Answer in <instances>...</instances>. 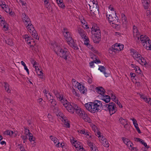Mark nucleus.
Instances as JSON below:
<instances>
[{
	"mask_svg": "<svg viewBox=\"0 0 151 151\" xmlns=\"http://www.w3.org/2000/svg\"><path fill=\"white\" fill-rule=\"evenodd\" d=\"M102 106L101 101L96 100L93 102L86 104V108L91 113H94L101 111Z\"/></svg>",
	"mask_w": 151,
	"mask_h": 151,
	"instance_id": "obj_1",
	"label": "nucleus"
},
{
	"mask_svg": "<svg viewBox=\"0 0 151 151\" xmlns=\"http://www.w3.org/2000/svg\"><path fill=\"white\" fill-rule=\"evenodd\" d=\"M68 106L65 108L69 112L71 113H73L74 111H75L81 117H82L84 120L85 119V118L84 117L85 116V112L83 110H82L79 107L75 104H72V105L70 103Z\"/></svg>",
	"mask_w": 151,
	"mask_h": 151,
	"instance_id": "obj_2",
	"label": "nucleus"
},
{
	"mask_svg": "<svg viewBox=\"0 0 151 151\" xmlns=\"http://www.w3.org/2000/svg\"><path fill=\"white\" fill-rule=\"evenodd\" d=\"M92 38L94 42L99 43L101 40V33L99 28L96 24H94L91 28Z\"/></svg>",
	"mask_w": 151,
	"mask_h": 151,
	"instance_id": "obj_3",
	"label": "nucleus"
},
{
	"mask_svg": "<svg viewBox=\"0 0 151 151\" xmlns=\"http://www.w3.org/2000/svg\"><path fill=\"white\" fill-rule=\"evenodd\" d=\"M139 40L141 41L142 45L146 49L149 50L150 49L151 40H150L149 38L147 36L144 35H140L139 41Z\"/></svg>",
	"mask_w": 151,
	"mask_h": 151,
	"instance_id": "obj_4",
	"label": "nucleus"
},
{
	"mask_svg": "<svg viewBox=\"0 0 151 151\" xmlns=\"http://www.w3.org/2000/svg\"><path fill=\"white\" fill-rule=\"evenodd\" d=\"M64 36L66 39L68 44L69 45L75 50L78 49L77 45L75 43L69 32L67 34H65Z\"/></svg>",
	"mask_w": 151,
	"mask_h": 151,
	"instance_id": "obj_5",
	"label": "nucleus"
},
{
	"mask_svg": "<svg viewBox=\"0 0 151 151\" xmlns=\"http://www.w3.org/2000/svg\"><path fill=\"white\" fill-rule=\"evenodd\" d=\"M106 17H108V21L111 24H112L115 25V27H116L120 24L119 20L115 16L113 17L111 14H106Z\"/></svg>",
	"mask_w": 151,
	"mask_h": 151,
	"instance_id": "obj_6",
	"label": "nucleus"
},
{
	"mask_svg": "<svg viewBox=\"0 0 151 151\" xmlns=\"http://www.w3.org/2000/svg\"><path fill=\"white\" fill-rule=\"evenodd\" d=\"M86 6L88 9V10L89 8L90 11L93 14H95V12H98L99 6L97 3H95L93 2V1H90V4L88 3V6L86 4Z\"/></svg>",
	"mask_w": 151,
	"mask_h": 151,
	"instance_id": "obj_7",
	"label": "nucleus"
},
{
	"mask_svg": "<svg viewBox=\"0 0 151 151\" xmlns=\"http://www.w3.org/2000/svg\"><path fill=\"white\" fill-rule=\"evenodd\" d=\"M105 110L109 111L110 115H111L116 112L117 109L115 103L114 102H111L109 103V105L106 108V109H105Z\"/></svg>",
	"mask_w": 151,
	"mask_h": 151,
	"instance_id": "obj_8",
	"label": "nucleus"
},
{
	"mask_svg": "<svg viewBox=\"0 0 151 151\" xmlns=\"http://www.w3.org/2000/svg\"><path fill=\"white\" fill-rule=\"evenodd\" d=\"M86 137L87 138V144L90 147V149L96 146L95 144L92 142V136L90 133L88 132H86Z\"/></svg>",
	"mask_w": 151,
	"mask_h": 151,
	"instance_id": "obj_9",
	"label": "nucleus"
},
{
	"mask_svg": "<svg viewBox=\"0 0 151 151\" xmlns=\"http://www.w3.org/2000/svg\"><path fill=\"white\" fill-rule=\"evenodd\" d=\"M59 55L60 57L65 59L67 60L68 59V58H69V52L68 50L66 48H65L63 49H62V50L59 52Z\"/></svg>",
	"mask_w": 151,
	"mask_h": 151,
	"instance_id": "obj_10",
	"label": "nucleus"
},
{
	"mask_svg": "<svg viewBox=\"0 0 151 151\" xmlns=\"http://www.w3.org/2000/svg\"><path fill=\"white\" fill-rule=\"evenodd\" d=\"M133 29L134 38L135 40L137 41L139 40V37L140 34L136 26H134Z\"/></svg>",
	"mask_w": 151,
	"mask_h": 151,
	"instance_id": "obj_11",
	"label": "nucleus"
},
{
	"mask_svg": "<svg viewBox=\"0 0 151 151\" xmlns=\"http://www.w3.org/2000/svg\"><path fill=\"white\" fill-rule=\"evenodd\" d=\"M71 142L73 144V145L76 148H78L79 151H82L84 149L81 146L80 142L77 141H74L72 140Z\"/></svg>",
	"mask_w": 151,
	"mask_h": 151,
	"instance_id": "obj_12",
	"label": "nucleus"
},
{
	"mask_svg": "<svg viewBox=\"0 0 151 151\" xmlns=\"http://www.w3.org/2000/svg\"><path fill=\"white\" fill-rule=\"evenodd\" d=\"M22 19L23 22L26 25L27 24V23H31V21L30 19L28 17L27 15L25 13H23L22 14Z\"/></svg>",
	"mask_w": 151,
	"mask_h": 151,
	"instance_id": "obj_13",
	"label": "nucleus"
},
{
	"mask_svg": "<svg viewBox=\"0 0 151 151\" xmlns=\"http://www.w3.org/2000/svg\"><path fill=\"white\" fill-rule=\"evenodd\" d=\"M78 33L81 36L82 41L84 42L85 45V32L84 30L81 28H78Z\"/></svg>",
	"mask_w": 151,
	"mask_h": 151,
	"instance_id": "obj_14",
	"label": "nucleus"
},
{
	"mask_svg": "<svg viewBox=\"0 0 151 151\" xmlns=\"http://www.w3.org/2000/svg\"><path fill=\"white\" fill-rule=\"evenodd\" d=\"M117 43H116L112 45L111 47L109 48V51L114 52L115 53H118L119 51L118 46Z\"/></svg>",
	"mask_w": 151,
	"mask_h": 151,
	"instance_id": "obj_15",
	"label": "nucleus"
},
{
	"mask_svg": "<svg viewBox=\"0 0 151 151\" xmlns=\"http://www.w3.org/2000/svg\"><path fill=\"white\" fill-rule=\"evenodd\" d=\"M122 21V23L123 26L124 27H126L127 24V18L125 14H121Z\"/></svg>",
	"mask_w": 151,
	"mask_h": 151,
	"instance_id": "obj_16",
	"label": "nucleus"
},
{
	"mask_svg": "<svg viewBox=\"0 0 151 151\" xmlns=\"http://www.w3.org/2000/svg\"><path fill=\"white\" fill-rule=\"evenodd\" d=\"M60 100V101L61 103L65 107H67L70 104L67 100L63 97V96H62Z\"/></svg>",
	"mask_w": 151,
	"mask_h": 151,
	"instance_id": "obj_17",
	"label": "nucleus"
},
{
	"mask_svg": "<svg viewBox=\"0 0 151 151\" xmlns=\"http://www.w3.org/2000/svg\"><path fill=\"white\" fill-rule=\"evenodd\" d=\"M4 134L5 135H9L10 136H14V137L16 136V133H15V132L9 130H7L5 131Z\"/></svg>",
	"mask_w": 151,
	"mask_h": 151,
	"instance_id": "obj_18",
	"label": "nucleus"
},
{
	"mask_svg": "<svg viewBox=\"0 0 151 151\" xmlns=\"http://www.w3.org/2000/svg\"><path fill=\"white\" fill-rule=\"evenodd\" d=\"M55 46L54 48L53 47H52V48H53L56 53L58 55L59 54V52H61L63 49L61 48L60 46H58L56 45H55Z\"/></svg>",
	"mask_w": 151,
	"mask_h": 151,
	"instance_id": "obj_19",
	"label": "nucleus"
},
{
	"mask_svg": "<svg viewBox=\"0 0 151 151\" xmlns=\"http://www.w3.org/2000/svg\"><path fill=\"white\" fill-rule=\"evenodd\" d=\"M96 92L100 94L101 95L103 96L105 92V91L104 89V88L102 87H96Z\"/></svg>",
	"mask_w": 151,
	"mask_h": 151,
	"instance_id": "obj_20",
	"label": "nucleus"
},
{
	"mask_svg": "<svg viewBox=\"0 0 151 151\" xmlns=\"http://www.w3.org/2000/svg\"><path fill=\"white\" fill-rule=\"evenodd\" d=\"M137 61L142 65H145L147 64L145 59L144 58H143L142 56L141 57H139L138 60Z\"/></svg>",
	"mask_w": 151,
	"mask_h": 151,
	"instance_id": "obj_21",
	"label": "nucleus"
},
{
	"mask_svg": "<svg viewBox=\"0 0 151 151\" xmlns=\"http://www.w3.org/2000/svg\"><path fill=\"white\" fill-rule=\"evenodd\" d=\"M101 99L105 102L108 103L110 101L111 98L108 95H103Z\"/></svg>",
	"mask_w": 151,
	"mask_h": 151,
	"instance_id": "obj_22",
	"label": "nucleus"
},
{
	"mask_svg": "<svg viewBox=\"0 0 151 151\" xmlns=\"http://www.w3.org/2000/svg\"><path fill=\"white\" fill-rule=\"evenodd\" d=\"M132 56L133 58L137 61L138 60L139 57H141V55L139 54L138 52L134 51L133 52Z\"/></svg>",
	"mask_w": 151,
	"mask_h": 151,
	"instance_id": "obj_23",
	"label": "nucleus"
},
{
	"mask_svg": "<svg viewBox=\"0 0 151 151\" xmlns=\"http://www.w3.org/2000/svg\"><path fill=\"white\" fill-rule=\"evenodd\" d=\"M77 87L81 93L84 94L85 93V90L84 89V86L83 85L79 83Z\"/></svg>",
	"mask_w": 151,
	"mask_h": 151,
	"instance_id": "obj_24",
	"label": "nucleus"
},
{
	"mask_svg": "<svg viewBox=\"0 0 151 151\" xmlns=\"http://www.w3.org/2000/svg\"><path fill=\"white\" fill-rule=\"evenodd\" d=\"M1 6L2 9H4V11L8 13L10 11L9 7L8 6V5H6L5 4H4L3 3L1 5Z\"/></svg>",
	"mask_w": 151,
	"mask_h": 151,
	"instance_id": "obj_25",
	"label": "nucleus"
},
{
	"mask_svg": "<svg viewBox=\"0 0 151 151\" xmlns=\"http://www.w3.org/2000/svg\"><path fill=\"white\" fill-rule=\"evenodd\" d=\"M149 0H143L142 3L145 9H147L149 6Z\"/></svg>",
	"mask_w": 151,
	"mask_h": 151,
	"instance_id": "obj_26",
	"label": "nucleus"
},
{
	"mask_svg": "<svg viewBox=\"0 0 151 151\" xmlns=\"http://www.w3.org/2000/svg\"><path fill=\"white\" fill-rule=\"evenodd\" d=\"M29 32L34 38H35L36 39H39V38H37V34L35 29L32 30V31Z\"/></svg>",
	"mask_w": 151,
	"mask_h": 151,
	"instance_id": "obj_27",
	"label": "nucleus"
},
{
	"mask_svg": "<svg viewBox=\"0 0 151 151\" xmlns=\"http://www.w3.org/2000/svg\"><path fill=\"white\" fill-rule=\"evenodd\" d=\"M52 92L57 98V99L59 100H60L62 96L63 95H60L57 91L53 90Z\"/></svg>",
	"mask_w": 151,
	"mask_h": 151,
	"instance_id": "obj_28",
	"label": "nucleus"
},
{
	"mask_svg": "<svg viewBox=\"0 0 151 151\" xmlns=\"http://www.w3.org/2000/svg\"><path fill=\"white\" fill-rule=\"evenodd\" d=\"M4 87L5 88V90L8 93H10L11 92V90L9 88V84L6 82H4Z\"/></svg>",
	"mask_w": 151,
	"mask_h": 151,
	"instance_id": "obj_29",
	"label": "nucleus"
},
{
	"mask_svg": "<svg viewBox=\"0 0 151 151\" xmlns=\"http://www.w3.org/2000/svg\"><path fill=\"white\" fill-rule=\"evenodd\" d=\"M98 69L100 70L101 72H103L104 73L105 76L106 77H107L108 76V75L109 74L105 72V68L104 67V66H99Z\"/></svg>",
	"mask_w": 151,
	"mask_h": 151,
	"instance_id": "obj_30",
	"label": "nucleus"
},
{
	"mask_svg": "<svg viewBox=\"0 0 151 151\" xmlns=\"http://www.w3.org/2000/svg\"><path fill=\"white\" fill-rule=\"evenodd\" d=\"M27 28L29 32L31 31L32 30L34 29L33 26V25L31 24V22L30 23V24L27 23Z\"/></svg>",
	"mask_w": 151,
	"mask_h": 151,
	"instance_id": "obj_31",
	"label": "nucleus"
},
{
	"mask_svg": "<svg viewBox=\"0 0 151 151\" xmlns=\"http://www.w3.org/2000/svg\"><path fill=\"white\" fill-rule=\"evenodd\" d=\"M86 46L89 49H91L92 51L93 52H96L97 51L93 47V45L91 44V43L86 44Z\"/></svg>",
	"mask_w": 151,
	"mask_h": 151,
	"instance_id": "obj_32",
	"label": "nucleus"
},
{
	"mask_svg": "<svg viewBox=\"0 0 151 151\" xmlns=\"http://www.w3.org/2000/svg\"><path fill=\"white\" fill-rule=\"evenodd\" d=\"M119 121L120 123L123 125L126 124L127 122V119H123L122 117H120L119 119Z\"/></svg>",
	"mask_w": 151,
	"mask_h": 151,
	"instance_id": "obj_33",
	"label": "nucleus"
},
{
	"mask_svg": "<svg viewBox=\"0 0 151 151\" xmlns=\"http://www.w3.org/2000/svg\"><path fill=\"white\" fill-rule=\"evenodd\" d=\"M57 4H58V6L60 7L61 8L63 9L65 7V5L64 3H63V0H60L58 1L57 2Z\"/></svg>",
	"mask_w": 151,
	"mask_h": 151,
	"instance_id": "obj_34",
	"label": "nucleus"
},
{
	"mask_svg": "<svg viewBox=\"0 0 151 151\" xmlns=\"http://www.w3.org/2000/svg\"><path fill=\"white\" fill-rule=\"evenodd\" d=\"M100 63L101 61L99 60H97L96 59V60L92 61L89 64L90 67H92L94 63Z\"/></svg>",
	"mask_w": 151,
	"mask_h": 151,
	"instance_id": "obj_35",
	"label": "nucleus"
},
{
	"mask_svg": "<svg viewBox=\"0 0 151 151\" xmlns=\"http://www.w3.org/2000/svg\"><path fill=\"white\" fill-rule=\"evenodd\" d=\"M133 70H134L135 72L138 73V74L141 73V71L139 68L138 66H137L135 67L134 68Z\"/></svg>",
	"mask_w": 151,
	"mask_h": 151,
	"instance_id": "obj_36",
	"label": "nucleus"
},
{
	"mask_svg": "<svg viewBox=\"0 0 151 151\" xmlns=\"http://www.w3.org/2000/svg\"><path fill=\"white\" fill-rule=\"evenodd\" d=\"M102 144L105 147H109L108 141L106 139H105L104 141L102 142Z\"/></svg>",
	"mask_w": 151,
	"mask_h": 151,
	"instance_id": "obj_37",
	"label": "nucleus"
},
{
	"mask_svg": "<svg viewBox=\"0 0 151 151\" xmlns=\"http://www.w3.org/2000/svg\"><path fill=\"white\" fill-rule=\"evenodd\" d=\"M45 96L47 100L49 101H51L52 100L54 99L53 97L49 93H48L47 95H46Z\"/></svg>",
	"mask_w": 151,
	"mask_h": 151,
	"instance_id": "obj_38",
	"label": "nucleus"
},
{
	"mask_svg": "<svg viewBox=\"0 0 151 151\" xmlns=\"http://www.w3.org/2000/svg\"><path fill=\"white\" fill-rule=\"evenodd\" d=\"M5 42L6 43L9 45L12 46L13 45V43L11 39H8L7 40H5Z\"/></svg>",
	"mask_w": 151,
	"mask_h": 151,
	"instance_id": "obj_39",
	"label": "nucleus"
},
{
	"mask_svg": "<svg viewBox=\"0 0 151 151\" xmlns=\"http://www.w3.org/2000/svg\"><path fill=\"white\" fill-rule=\"evenodd\" d=\"M86 79L87 80V81L89 83H91L92 82V76H91L90 77H89L88 76H86Z\"/></svg>",
	"mask_w": 151,
	"mask_h": 151,
	"instance_id": "obj_40",
	"label": "nucleus"
},
{
	"mask_svg": "<svg viewBox=\"0 0 151 151\" xmlns=\"http://www.w3.org/2000/svg\"><path fill=\"white\" fill-rule=\"evenodd\" d=\"M21 63L22 65H23L24 67V69L25 70H26V71L27 72L28 74H29V70L27 68V66H26L25 63L23 61H21Z\"/></svg>",
	"mask_w": 151,
	"mask_h": 151,
	"instance_id": "obj_41",
	"label": "nucleus"
},
{
	"mask_svg": "<svg viewBox=\"0 0 151 151\" xmlns=\"http://www.w3.org/2000/svg\"><path fill=\"white\" fill-rule=\"evenodd\" d=\"M50 103L51 106H53L54 107L57 105V102L54 99L52 100V101H50Z\"/></svg>",
	"mask_w": 151,
	"mask_h": 151,
	"instance_id": "obj_42",
	"label": "nucleus"
},
{
	"mask_svg": "<svg viewBox=\"0 0 151 151\" xmlns=\"http://www.w3.org/2000/svg\"><path fill=\"white\" fill-rule=\"evenodd\" d=\"M141 98L143 99L146 102H147L149 100V98H147L144 95H141Z\"/></svg>",
	"mask_w": 151,
	"mask_h": 151,
	"instance_id": "obj_43",
	"label": "nucleus"
},
{
	"mask_svg": "<svg viewBox=\"0 0 151 151\" xmlns=\"http://www.w3.org/2000/svg\"><path fill=\"white\" fill-rule=\"evenodd\" d=\"M134 139L135 141L137 142H140L142 144H143V142H143V140L138 138H134Z\"/></svg>",
	"mask_w": 151,
	"mask_h": 151,
	"instance_id": "obj_44",
	"label": "nucleus"
},
{
	"mask_svg": "<svg viewBox=\"0 0 151 151\" xmlns=\"http://www.w3.org/2000/svg\"><path fill=\"white\" fill-rule=\"evenodd\" d=\"M27 43L29 45H30L31 47L32 45H31V43L32 42H34L33 40L31 38H29V39H27Z\"/></svg>",
	"mask_w": 151,
	"mask_h": 151,
	"instance_id": "obj_45",
	"label": "nucleus"
},
{
	"mask_svg": "<svg viewBox=\"0 0 151 151\" xmlns=\"http://www.w3.org/2000/svg\"><path fill=\"white\" fill-rule=\"evenodd\" d=\"M30 61L31 63L33 65V67H34L35 65H37V63L36 62L35 60L33 58H31V59Z\"/></svg>",
	"mask_w": 151,
	"mask_h": 151,
	"instance_id": "obj_46",
	"label": "nucleus"
},
{
	"mask_svg": "<svg viewBox=\"0 0 151 151\" xmlns=\"http://www.w3.org/2000/svg\"><path fill=\"white\" fill-rule=\"evenodd\" d=\"M95 133L96 135L99 138L101 136V133L98 130H96V131H95Z\"/></svg>",
	"mask_w": 151,
	"mask_h": 151,
	"instance_id": "obj_47",
	"label": "nucleus"
},
{
	"mask_svg": "<svg viewBox=\"0 0 151 151\" xmlns=\"http://www.w3.org/2000/svg\"><path fill=\"white\" fill-rule=\"evenodd\" d=\"M87 122L89 123H91V120L90 118L87 116V115H86V122Z\"/></svg>",
	"mask_w": 151,
	"mask_h": 151,
	"instance_id": "obj_48",
	"label": "nucleus"
},
{
	"mask_svg": "<svg viewBox=\"0 0 151 151\" xmlns=\"http://www.w3.org/2000/svg\"><path fill=\"white\" fill-rule=\"evenodd\" d=\"M127 145V146L129 147V149H130V148L133 145V144L129 140Z\"/></svg>",
	"mask_w": 151,
	"mask_h": 151,
	"instance_id": "obj_49",
	"label": "nucleus"
},
{
	"mask_svg": "<svg viewBox=\"0 0 151 151\" xmlns=\"http://www.w3.org/2000/svg\"><path fill=\"white\" fill-rule=\"evenodd\" d=\"M4 101L8 104L11 103L12 102V100H11L5 97H4Z\"/></svg>",
	"mask_w": 151,
	"mask_h": 151,
	"instance_id": "obj_50",
	"label": "nucleus"
},
{
	"mask_svg": "<svg viewBox=\"0 0 151 151\" xmlns=\"http://www.w3.org/2000/svg\"><path fill=\"white\" fill-rule=\"evenodd\" d=\"M122 139L123 142H124V144H125L126 145L127 144L129 140V139L125 138L124 137H122Z\"/></svg>",
	"mask_w": 151,
	"mask_h": 151,
	"instance_id": "obj_51",
	"label": "nucleus"
},
{
	"mask_svg": "<svg viewBox=\"0 0 151 151\" xmlns=\"http://www.w3.org/2000/svg\"><path fill=\"white\" fill-rule=\"evenodd\" d=\"M117 46H118L119 50V51H120L123 49L124 47V45H121L120 44H118Z\"/></svg>",
	"mask_w": 151,
	"mask_h": 151,
	"instance_id": "obj_52",
	"label": "nucleus"
},
{
	"mask_svg": "<svg viewBox=\"0 0 151 151\" xmlns=\"http://www.w3.org/2000/svg\"><path fill=\"white\" fill-rule=\"evenodd\" d=\"M115 102L119 106L120 108H122V105L121 104L120 102L118 100H115Z\"/></svg>",
	"mask_w": 151,
	"mask_h": 151,
	"instance_id": "obj_53",
	"label": "nucleus"
},
{
	"mask_svg": "<svg viewBox=\"0 0 151 151\" xmlns=\"http://www.w3.org/2000/svg\"><path fill=\"white\" fill-rule=\"evenodd\" d=\"M132 119L133 121V123L134 127H135V126H138L137 121L135 119L133 118Z\"/></svg>",
	"mask_w": 151,
	"mask_h": 151,
	"instance_id": "obj_54",
	"label": "nucleus"
},
{
	"mask_svg": "<svg viewBox=\"0 0 151 151\" xmlns=\"http://www.w3.org/2000/svg\"><path fill=\"white\" fill-rule=\"evenodd\" d=\"M37 74L39 75V76H40V78H43V76L42 75L43 73L41 71H39V73H38V72H37Z\"/></svg>",
	"mask_w": 151,
	"mask_h": 151,
	"instance_id": "obj_55",
	"label": "nucleus"
},
{
	"mask_svg": "<svg viewBox=\"0 0 151 151\" xmlns=\"http://www.w3.org/2000/svg\"><path fill=\"white\" fill-rule=\"evenodd\" d=\"M90 125L91 126L93 130L95 132L96 131V130H98V128L97 127H96L95 125L92 124L91 125L90 124Z\"/></svg>",
	"mask_w": 151,
	"mask_h": 151,
	"instance_id": "obj_56",
	"label": "nucleus"
},
{
	"mask_svg": "<svg viewBox=\"0 0 151 151\" xmlns=\"http://www.w3.org/2000/svg\"><path fill=\"white\" fill-rule=\"evenodd\" d=\"M124 128L126 130H129V127L128 124L127 122V123L126 124H124Z\"/></svg>",
	"mask_w": 151,
	"mask_h": 151,
	"instance_id": "obj_57",
	"label": "nucleus"
},
{
	"mask_svg": "<svg viewBox=\"0 0 151 151\" xmlns=\"http://www.w3.org/2000/svg\"><path fill=\"white\" fill-rule=\"evenodd\" d=\"M99 140L102 143V142H103L104 141L105 139H106L104 137H101V136L99 138Z\"/></svg>",
	"mask_w": 151,
	"mask_h": 151,
	"instance_id": "obj_58",
	"label": "nucleus"
},
{
	"mask_svg": "<svg viewBox=\"0 0 151 151\" xmlns=\"http://www.w3.org/2000/svg\"><path fill=\"white\" fill-rule=\"evenodd\" d=\"M146 15L147 16H148L150 18H151V14H150V12L149 10H147L146 11Z\"/></svg>",
	"mask_w": 151,
	"mask_h": 151,
	"instance_id": "obj_59",
	"label": "nucleus"
},
{
	"mask_svg": "<svg viewBox=\"0 0 151 151\" xmlns=\"http://www.w3.org/2000/svg\"><path fill=\"white\" fill-rule=\"evenodd\" d=\"M23 37L26 40H27L29 39V38H31V37L27 35H25L23 36Z\"/></svg>",
	"mask_w": 151,
	"mask_h": 151,
	"instance_id": "obj_60",
	"label": "nucleus"
},
{
	"mask_svg": "<svg viewBox=\"0 0 151 151\" xmlns=\"http://www.w3.org/2000/svg\"><path fill=\"white\" fill-rule=\"evenodd\" d=\"M86 44L91 43L89 41V38L88 37H86Z\"/></svg>",
	"mask_w": 151,
	"mask_h": 151,
	"instance_id": "obj_61",
	"label": "nucleus"
},
{
	"mask_svg": "<svg viewBox=\"0 0 151 151\" xmlns=\"http://www.w3.org/2000/svg\"><path fill=\"white\" fill-rule=\"evenodd\" d=\"M91 151H99V150L96 147V146L95 147H93L91 149Z\"/></svg>",
	"mask_w": 151,
	"mask_h": 151,
	"instance_id": "obj_62",
	"label": "nucleus"
},
{
	"mask_svg": "<svg viewBox=\"0 0 151 151\" xmlns=\"http://www.w3.org/2000/svg\"><path fill=\"white\" fill-rule=\"evenodd\" d=\"M21 137L22 138V139L24 140V141H25L27 139V135L26 136L24 135H22L21 136Z\"/></svg>",
	"mask_w": 151,
	"mask_h": 151,
	"instance_id": "obj_63",
	"label": "nucleus"
},
{
	"mask_svg": "<svg viewBox=\"0 0 151 151\" xmlns=\"http://www.w3.org/2000/svg\"><path fill=\"white\" fill-rule=\"evenodd\" d=\"M19 146H20L19 148L21 151H25V150L23 146H22L21 145L19 144Z\"/></svg>",
	"mask_w": 151,
	"mask_h": 151,
	"instance_id": "obj_64",
	"label": "nucleus"
}]
</instances>
